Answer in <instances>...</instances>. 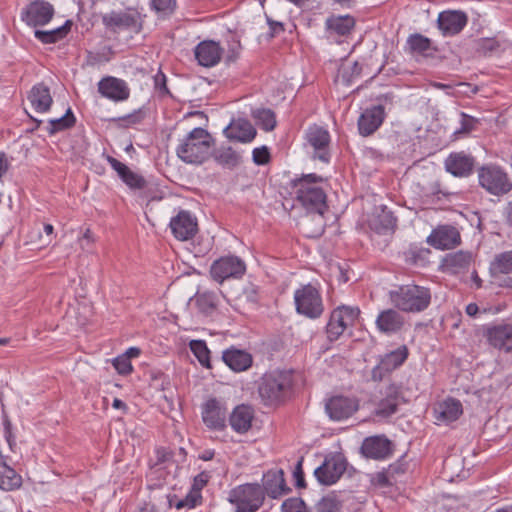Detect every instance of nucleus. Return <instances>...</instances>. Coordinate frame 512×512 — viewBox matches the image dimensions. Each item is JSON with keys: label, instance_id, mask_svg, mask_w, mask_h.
<instances>
[{"label": "nucleus", "instance_id": "f257e3e1", "mask_svg": "<svg viewBox=\"0 0 512 512\" xmlns=\"http://www.w3.org/2000/svg\"><path fill=\"white\" fill-rule=\"evenodd\" d=\"M293 387L294 380L290 371L274 370L262 376L258 393L264 405L278 407L291 399Z\"/></svg>", "mask_w": 512, "mask_h": 512}, {"label": "nucleus", "instance_id": "f03ea898", "mask_svg": "<svg viewBox=\"0 0 512 512\" xmlns=\"http://www.w3.org/2000/svg\"><path fill=\"white\" fill-rule=\"evenodd\" d=\"M321 182L323 178L316 174H306L291 182L296 202L307 212L323 215L327 209V196L319 185Z\"/></svg>", "mask_w": 512, "mask_h": 512}, {"label": "nucleus", "instance_id": "7ed1b4c3", "mask_svg": "<svg viewBox=\"0 0 512 512\" xmlns=\"http://www.w3.org/2000/svg\"><path fill=\"white\" fill-rule=\"evenodd\" d=\"M213 145L214 140L211 134L204 128L196 127L181 140L176 154L187 164L200 165L209 158Z\"/></svg>", "mask_w": 512, "mask_h": 512}, {"label": "nucleus", "instance_id": "20e7f679", "mask_svg": "<svg viewBox=\"0 0 512 512\" xmlns=\"http://www.w3.org/2000/svg\"><path fill=\"white\" fill-rule=\"evenodd\" d=\"M389 299L399 311L418 313L430 305L431 291L427 287L416 284L401 285L389 291Z\"/></svg>", "mask_w": 512, "mask_h": 512}, {"label": "nucleus", "instance_id": "39448f33", "mask_svg": "<svg viewBox=\"0 0 512 512\" xmlns=\"http://www.w3.org/2000/svg\"><path fill=\"white\" fill-rule=\"evenodd\" d=\"M264 500V491L257 483L239 485L229 494V502L236 506L237 512H256Z\"/></svg>", "mask_w": 512, "mask_h": 512}, {"label": "nucleus", "instance_id": "423d86ee", "mask_svg": "<svg viewBox=\"0 0 512 512\" xmlns=\"http://www.w3.org/2000/svg\"><path fill=\"white\" fill-rule=\"evenodd\" d=\"M480 186L494 196H502L512 190V181L505 170L495 164H487L479 168Z\"/></svg>", "mask_w": 512, "mask_h": 512}, {"label": "nucleus", "instance_id": "0eeeda50", "mask_svg": "<svg viewBox=\"0 0 512 512\" xmlns=\"http://www.w3.org/2000/svg\"><path fill=\"white\" fill-rule=\"evenodd\" d=\"M296 312L310 319L320 318L324 304L319 290L311 284L303 285L294 293Z\"/></svg>", "mask_w": 512, "mask_h": 512}, {"label": "nucleus", "instance_id": "6e6552de", "mask_svg": "<svg viewBox=\"0 0 512 512\" xmlns=\"http://www.w3.org/2000/svg\"><path fill=\"white\" fill-rule=\"evenodd\" d=\"M360 314L357 307L339 306L335 308L330 315L326 325V334L329 341L333 342L339 339L349 326H353Z\"/></svg>", "mask_w": 512, "mask_h": 512}, {"label": "nucleus", "instance_id": "1a4fd4ad", "mask_svg": "<svg viewBox=\"0 0 512 512\" xmlns=\"http://www.w3.org/2000/svg\"><path fill=\"white\" fill-rule=\"evenodd\" d=\"M246 272L245 262L234 255L220 257L210 267V275L217 283L222 284L225 280L239 279Z\"/></svg>", "mask_w": 512, "mask_h": 512}, {"label": "nucleus", "instance_id": "9d476101", "mask_svg": "<svg viewBox=\"0 0 512 512\" xmlns=\"http://www.w3.org/2000/svg\"><path fill=\"white\" fill-rule=\"evenodd\" d=\"M54 15L53 6L44 0L29 3L21 12V20L28 26L37 27L48 24Z\"/></svg>", "mask_w": 512, "mask_h": 512}, {"label": "nucleus", "instance_id": "9b49d317", "mask_svg": "<svg viewBox=\"0 0 512 512\" xmlns=\"http://www.w3.org/2000/svg\"><path fill=\"white\" fill-rule=\"evenodd\" d=\"M358 409L359 401L356 397L333 396L325 404L326 413L334 421L348 419Z\"/></svg>", "mask_w": 512, "mask_h": 512}, {"label": "nucleus", "instance_id": "f8f14e48", "mask_svg": "<svg viewBox=\"0 0 512 512\" xmlns=\"http://www.w3.org/2000/svg\"><path fill=\"white\" fill-rule=\"evenodd\" d=\"M427 243L436 249H452L461 243L458 229L452 225H441L433 229Z\"/></svg>", "mask_w": 512, "mask_h": 512}, {"label": "nucleus", "instance_id": "ddd939ff", "mask_svg": "<svg viewBox=\"0 0 512 512\" xmlns=\"http://www.w3.org/2000/svg\"><path fill=\"white\" fill-rule=\"evenodd\" d=\"M346 470L345 461L339 456L326 457L323 464L319 466L314 474L317 480L323 485L336 483Z\"/></svg>", "mask_w": 512, "mask_h": 512}, {"label": "nucleus", "instance_id": "4468645a", "mask_svg": "<svg viewBox=\"0 0 512 512\" xmlns=\"http://www.w3.org/2000/svg\"><path fill=\"white\" fill-rule=\"evenodd\" d=\"M484 336L488 343L496 349L506 353L512 352V324L502 323L486 326Z\"/></svg>", "mask_w": 512, "mask_h": 512}, {"label": "nucleus", "instance_id": "2eb2a0df", "mask_svg": "<svg viewBox=\"0 0 512 512\" xmlns=\"http://www.w3.org/2000/svg\"><path fill=\"white\" fill-rule=\"evenodd\" d=\"M467 14L460 10H446L438 15L437 24L444 36H454L467 25Z\"/></svg>", "mask_w": 512, "mask_h": 512}, {"label": "nucleus", "instance_id": "dca6fc26", "mask_svg": "<svg viewBox=\"0 0 512 512\" xmlns=\"http://www.w3.org/2000/svg\"><path fill=\"white\" fill-rule=\"evenodd\" d=\"M169 226L173 235L181 241L191 239L198 230L197 219L185 210L172 217Z\"/></svg>", "mask_w": 512, "mask_h": 512}, {"label": "nucleus", "instance_id": "f3484780", "mask_svg": "<svg viewBox=\"0 0 512 512\" xmlns=\"http://www.w3.org/2000/svg\"><path fill=\"white\" fill-rule=\"evenodd\" d=\"M102 23L106 29L113 32L135 29L139 26L137 13L128 10L106 13L102 15Z\"/></svg>", "mask_w": 512, "mask_h": 512}, {"label": "nucleus", "instance_id": "a211bd4d", "mask_svg": "<svg viewBox=\"0 0 512 512\" xmlns=\"http://www.w3.org/2000/svg\"><path fill=\"white\" fill-rule=\"evenodd\" d=\"M227 409L224 404L215 398L206 401L203 406L202 418L205 425L213 430H222L226 427Z\"/></svg>", "mask_w": 512, "mask_h": 512}, {"label": "nucleus", "instance_id": "6ab92c4d", "mask_svg": "<svg viewBox=\"0 0 512 512\" xmlns=\"http://www.w3.org/2000/svg\"><path fill=\"white\" fill-rule=\"evenodd\" d=\"M306 139L308 143L314 148V158H317L324 163L329 162V132L320 126L314 125L308 129L306 133Z\"/></svg>", "mask_w": 512, "mask_h": 512}, {"label": "nucleus", "instance_id": "aec40b11", "mask_svg": "<svg viewBox=\"0 0 512 512\" xmlns=\"http://www.w3.org/2000/svg\"><path fill=\"white\" fill-rule=\"evenodd\" d=\"M261 487L264 494L266 493L272 499H277L290 491L282 469H271L264 473Z\"/></svg>", "mask_w": 512, "mask_h": 512}, {"label": "nucleus", "instance_id": "412c9836", "mask_svg": "<svg viewBox=\"0 0 512 512\" xmlns=\"http://www.w3.org/2000/svg\"><path fill=\"white\" fill-rule=\"evenodd\" d=\"M99 93L113 101H124L129 98L130 89L127 83L119 78L112 76L101 79L98 83Z\"/></svg>", "mask_w": 512, "mask_h": 512}, {"label": "nucleus", "instance_id": "4be33fe9", "mask_svg": "<svg viewBox=\"0 0 512 512\" xmlns=\"http://www.w3.org/2000/svg\"><path fill=\"white\" fill-rule=\"evenodd\" d=\"M361 452L366 458L382 460L392 454V443L385 436L367 437L362 443Z\"/></svg>", "mask_w": 512, "mask_h": 512}, {"label": "nucleus", "instance_id": "5701e85b", "mask_svg": "<svg viewBox=\"0 0 512 512\" xmlns=\"http://www.w3.org/2000/svg\"><path fill=\"white\" fill-rule=\"evenodd\" d=\"M375 324L381 333L391 335L403 329L405 318L398 310L389 308L378 314Z\"/></svg>", "mask_w": 512, "mask_h": 512}, {"label": "nucleus", "instance_id": "b1692460", "mask_svg": "<svg viewBox=\"0 0 512 512\" xmlns=\"http://www.w3.org/2000/svg\"><path fill=\"white\" fill-rule=\"evenodd\" d=\"M474 163V158L463 151L451 153L444 162L446 171L456 177L470 175L473 171Z\"/></svg>", "mask_w": 512, "mask_h": 512}, {"label": "nucleus", "instance_id": "393cba45", "mask_svg": "<svg viewBox=\"0 0 512 512\" xmlns=\"http://www.w3.org/2000/svg\"><path fill=\"white\" fill-rule=\"evenodd\" d=\"M385 111L382 105L366 109L358 119V129L362 136L373 134L383 123Z\"/></svg>", "mask_w": 512, "mask_h": 512}, {"label": "nucleus", "instance_id": "a878e982", "mask_svg": "<svg viewBox=\"0 0 512 512\" xmlns=\"http://www.w3.org/2000/svg\"><path fill=\"white\" fill-rule=\"evenodd\" d=\"M402 400L401 387L396 384L388 385L385 389V397L379 401L375 414L381 417H389L395 414Z\"/></svg>", "mask_w": 512, "mask_h": 512}, {"label": "nucleus", "instance_id": "bb28decb", "mask_svg": "<svg viewBox=\"0 0 512 512\" xmlns=\"http://www.w3.org/2000/svg\"><path fill=\"white\" fill-rule=\"evenodd\" d=\"M472 253L459 250L446 254L441 260V268L450 274L466 272L472 263Z\"/></svg>", "mask_w": 512, "mask_h": 512}, {"label": "nucleus", "instance_id": "cd10ccee", "mask_svg": "<svg viewBox=\"0 0 512 512\" xmlns=\"http://www.w3.org/2000/svg\"><path fill=\"white\" fill-rule=\"evenodd\" d=\"M222 48L212 40L200 42L195 48V58L199 65L204 67H212L218 64L222 57Z\"/></svg>", "mask_w": 512, "mask_h": 512}, {"label": "nucleus", "instance_id": "c85d7f7f", "mask_svg": "<svg viewBox=\"0 0 512 512\" xmlns=\"http://www.w3.org/2000/svg\"><path fill=\"white\" fill-rule=\"evenodd\" d=\"M224 134L232 141L248 143L255 138L257 132L247 119L238 118L236 120H232L224 129Z\"/></svg>", "mask_w": 512, "mask_h": 512}, {"label": "nucleus", "instance_id": "c756f323", "mask_svg": "<svg viewBox=\"0 0 512 512\" xmlns=\"http://www.w3.org/2000/svg\"><path fill=\"white\" fill-rule=\"evenodd\" d=\"M253 419V408L250 405L240 404L231 412L229 424L235 432L245 434L251 429Z\"/></svg>", "mask_w": 512, "mask_h": 512}, {"label": "nucleus", "instance_id": "7c9ffc66", "mask_svg": "<svg viewBox=\"0 0 512 512\" xmlns=\"http://www.w3.org/2000/svg\"><path fill=\"white\" fill-rule=\"evenodd\" d=\"M107 162L117 172L121 180L131 189H143L146 186V180L140 174L133 172L128 166L116 158L108 155Z\"/></svg>", "mask_w": 512, "mask_h": 512}, {"label": "nucleus", "instance_id": "2f4dec72", "mask_svg": "<svg viewBox=\"0 0 512 512\" xmlns=\"http://www.w3.org/2000/svg\"><path fill=\"white\" fill-rule=\"evenodd\" d=\"M27 99L37 113L48 112L53 103L50 89L44 83L34 85L29 91Z\"/></svg>", "mask_w": 512, "mask_h": 512}, {"label": "nucleus", "instance_id": "473e14b6", "mask_svg": "<svg viewBox=\"0 0 512 512\" xmlns=\"http://www.w3.org/2000/svg\"><path fill=\"white\" fill-rule=\"evenodd\" d=\"M463 413L462 404L455 398H447L439 402L434 408V415L438 422L449 423L457 420Z\"/></svg>", "mask_w": 512, "mask_h": 512}, {"label": "nucleus", "instance_id": "72a5a7b5", "mask_svg": "<svg viewBox=\"0 0 512 512\" xmlns=\"http://www.w3.org/2000/svg\"><path fill=\"white\" fill-rule=\"evenodd\" d=\"M222 359L224 363L233 371H245L252 365V356L243 350L230 348L223 352Z\"/></svg>", "mask_w": 512, "mask_h": 512}, {"label": "nucleus", "instance_id": "f704fd0d", "mask_svg": "<svg viewBox=\"0 0 512 512\" xmlns=\"http://www.w3.org/2000/svg\"><path fill=\"white\" fill-rule=\"evenodd\" d=\"M489 273L493 279L512 274V250L496 254L490 262Z\"/></svg>", "mask_w": 512, "mask_h": 512}, {"label": "nucleus", "instance_id": "c9c22d12", "mask_svg": "<svg viewBox=\"0 0 512 512\" xmlns=\"http://www.w3.org/2000/svg\"><path fill=\"white\" fill-rule=\"evenodd\" d=\"M325 25L326 29L330 33H334L339 36H346L350 34L355 27V19L350 15H332L327 18Z\"/></svg>", "mask_w": 512, "mask_h": 512}, {"label": "nucleus", "instance_id": "e433bc0d", "mask_svg": "<svg viewBox=\"0 0 512 512\" xmlns=\"http://www.w3.org/2000/svg\"><path fill=\"white\" fill-rule=\"evenodd\" d=\"M194 299L197 308L204 315L213 314L219 303V296L214 291H198Z\"/></svg>", "mask_w": 512, "mask_h": 512}, {"label": "nucleus", "instance_id": "4c0bfd02", "mask_svg": "<svg viewBox=\"0 0 512 512\" xmlns=\"http://www.w3.org/2000/svg\"><path fill=\"white\" fill-rule=\"evenodd\" d=\"M71 21L67 20L64 25L52 30H35V38L43 44H53L64 39L71 30Z\"/></svg>", "mask_w": 512, "mask_h": 512}, {"label": "nucleus", "instance_id": "58836bf2", "mask_svg": "<svg viewBox=\"0 0 512 512\" xmlns=\"http://www.w3.org/2000/svg\"><path fill=\"white\" fill-rule=\"evenodd\" d=\"M251 116L256 125L264 131H272L275 129L277 121L275 113L269 108H256L251 111Z\"/></svg>", "mask_w": 512, "mask_h": 512}, {"label": "nucleus", "instance_id": "ea45409f", "mask_svg": "<svg viewBox=\"0 0 512 512\" xmlns=\"http://www.w3.org/2000/svg\"><path fill=\"white\" fill-rule=\"evenodd\" d=\"M214 160L221 166L233 169L240 164L241 156L232 147H221L213 154Z\"/></svg>", "mask_w": 512, "mask_h": 512}, {"label": "nucleus", "instance_id": "a19ab883", "mask_svg": "<svg viewBox=\"0 0 512 512\" xmlns=\"http://www.w3.org/2000/svg\"><path fill=\"white\" fill-rule=\"evenodd\" d=\"M405 259L409 264L417 266H425L429 263V257L431 250L425 247H418L411 245L409 249L404 253Z\"/></svg>", "mask_w": 512, "mask_h": 512}, {"label": "nucleus", "instance_id": "79ce46f5", "mask_svg": "<svg viewBox=\"0 0 512 512\" xmlns=\"http://www.w3.org/2000/svg\"><path fill=\"white\" fill-rule=\"evenodd\" d=\"M362 66L357 62L343 64L337 75V81L350 86L361 75Z\"/></svg>", "mask_w": 512, "mask_h": 512}, {"label": "nucleus", "instance_id": "37998d69", "mask_svg": "<svg viewBox=\"0 0 512 512\" xmlns=\"http://www.w3.org/2000/svg\"><path fill=\"white\" fill-rule=\"evenodd\" d=\"M22 478L17 472L7 466L0 470V488L5 491H11L21 486Z\"/></svg>", "mask_w": 512, "mask_h": 512}, {"label": "nucleus", "instance_id": "c03bdc74", "mask_svg": "<svg viewBox=\"0 0 512 512\" xmlns=\"http://www.w3.org/2000/svg\"><path fill=\"white\" fill-rule=\"evenodd\" d=\"M408 357V349L406 346H401L398 349L386 354L381 362L387 366L392 372L396 368L400 367Z\"/></svg>", "mask_w": 512, "mask_h": 512}, {"label": "nucleus", "instance_id": "a18cd8bd", "mask_svg": "<svg viewBox=\"0 0 512 512\" xmlns=\"http://www.w3.org/2000/svg\"><path fill=\"white\" fill-rule=\"evenodd\" d=\"M431 40L421 34H412L407 39L409 52L412 54H426L431 49Z\"/></svg>", "mask_w": 512, "mask_h": 512}, {"label": "nucleus", "instance_id": "49530a36", "mask_svg": "<svg viewBox=\"0 0 512 512\" xmlns=\"http://www.w3.org/2000/svg\"><path fill=\"white\" fill-rule=\"evenodd\" d=\"M75 117L72 113V110L68 108L65 115H63L60 118L51 119L49 120V126L47 128V131L49 134L53 135L59 131H63L66 129L71 128L75 124Z\"/></svg>", "mask_w": 512, "mask_h": 512}, {"label": "nucleus", "instance_id": "de8ad7c7", "mask_svg": "<svg viewBox=\"0 0 512 512\" xmlns=\"http://www.w3.org/2000/svg\"><path fill=\"white\" fill-rule=\"evenodd\" d=\"M190 349L202 366L211 368L209 357L210 351L204 340H192L190 342Z\"/></svg>", "mask_w": 512, "mask_h": 512}, {"label": "nucleus", "instance_id": "09e8293b", "mask_svg": "<svg viewBox=\"0 0 512 512\" xmlns=\"http://www.w3.org/2000/svg\"><path fill=\"white\" fill-rule=\"evenodd\" d=\"M342 507L336 495L329 494L321 498L316 504L317 512H339Z\"/></svg>", "mask_w": 512, "mask_h": 512}, {"label": "nucleus", "instance_id": "8fccbe9b", "mask_svg": "<svg viewBox=\"0 0 512 512\" xmlns=\"http://www.w3.org/2000/svg\"><path fill=\"white\" fill-rule=\"evenodd\" d=\"M176 498L177 497L175 495L168 497L169 506H174L176 509L180 510L182 508H194L197 504L198 499L201 498V496L199 494L191 492L188 495H186V497L183 499L177 500Z\"/></svg>", "mask_w": 512, "mask_h": 512}, {"label": "nucleus", "instance_id": "3c124183", "mask_svg": "<svg viewBox=\"0 0 512 512\" xmlns=\"http://www.w3.org/2000/svg\"><path fill=\"white\" fill-rule=\"evenodd\" d=\"M460 116V128L455 130V135L469 134L471 131L476 129L477 125L479 124V120L477 118L472 117L464 112H461Z\"/></svg>", "mask_w": 512, "mask_h": 512}, {"label": "nucleus", "instance_id": "603ef678", "mask_svg": "<svg viewBox=\"0 0 512 512\" xmlns=\"http://www.w3.org/2000/svg\"><path fill=\"white\" fill-rule=\"evenodd\" d=\"M282 512H309L303 499L291 497L286 499L281 505Z\"/></svg>", "mask_w": 512, "mask_h": 512}, {"label": "nucleus", "instance_id": "864d4df0", "mask_svg": "<svg viewBox=\"0 0 512 512\" xmlns=\"http://www.w3.org/2000/svg\"><path fill=\"white\" fill-rule=\"evenodd\" d=\"M152 8L164 15L173 13L176 7V0H151Z\"/></svg>", "mask_w": 512, "mask_h": 512}, {"label": "nucleus", "instance_id": "5fc2aeb1", "mask_svg": "<svg viewBox=\"0 0 512 512\" xmlns=\"http://www.w3.org/2000/svg\"><path fill=\"white\" fill-rule=\"evenodd\" d=\"M112 364L117 372L121 375H128L132 372L133 367L131 361L122 354L112 360Z\"/></svg>", "mask_w": 512, "mask_h": 512}, {"label": "nucleus", "instance_id": "6e6d98bb", "mask_svg": "<svg viewBox=\"0 0 512 512\" xmlns=\"http://www.w3.org/2000/svg\"><path fill=\"white\" fill-rule=\"evenodd\" d=\"M144 118V114L141 110L134 111L131 114L125 115L123 117H119L117 119H114L115 121H118L121 123L122 126L128 127L130 125H135L140 123Z\"/></svg>", "mask_w": 512, "mask_h": 512}, {"label": "nucleus", "instance_id": "4d7b16f0", "mask_svg": "<svg viewBox=\"0 0 512 512\" xmlns=\"http://www.w3.org/2000/svg\"><path fill=\"white\" fill-rule=\"evenodd\" d=\"M252 154L253 161L257 165H265L270 161V152L266 146L255 148Z\"/></svg>", "mask_w": 512, "mask_h": 512}, {"label": "nucleus", "instance_id": "13d9d810", "mask_svg": "<svg viewBox=\"0 0 512 512\" xmlns=\"http://www.w3.org/2000/svg\"><path fill=\"white\" fill-rule=\"evenodd\" d=\"M209 479H210V475L205 471L196 475L194 477V481H193V485H192L193 492L196 494H199V492L206 486Z\"/></svg>", "mask_w": 512, "mask_h": 512}, {"label": "nucleus", "instance_id": "bf43d9fd", "mask_svg": "<svg viewBox=\"0 0 512 512\" xmlns=\"http://www.w3.org/2000/svg\"><path fill=\"white\" fill-rule=\"evenodd\" d=\"M154 84L155 88L163 95L170 94L167 84H166V76L162 71H158V73L154 76Z\"/></svg>", "mask_w": 512, "mask_h": 512}, {"label": "nucleus", "instance_id": "052dcab7", "mask_svg": "<svg viewBox=\"0 0 512 512\" xmlns=\"http://www.w3.org/2000/svg\"><path fill=\"white\" fill-rule=\"evenodd\" d=\"M391 371L388 369V367L383 365V363L380 361L378 365H376L371 372V378L373 381H382L383 378L389 374Z\"/></svg>", "mask_w": 512, "mask_h": 512}, {"label": "nucleus", "instance_id": "680f3d73", "mask_svg": "<svg viewBox=\"0 0 512 512\" xmlns=\"http://www.w3.org/2000/svg\"><path fill=\"white\" fill-rule=\"evenodd\" d=\"M499 47L498 42L492 38L482 39L479 43L478 50L484 54L492 52Z\"/></svg>", "mask_w": 512, "mask_h": 512}, {"label": "nucleus", "instance_id": "e2e57ef3", "mask_svg": "<svg viewBox=\"0 0 512 512\" xmlns=\"http://www.w3.org/2000/svg\"><path fill=\"white\" fill-rule=\"evenodd\" d=\"M387 470H388L389 474L391 475L392 479L396 480L395 478L397 475H401L406 472L407 465L404 463H401V462H396V463L389 465Z\"/></svg>", "mask_w": 512, "mask_h": 512}, {"label": "nucleus", "instance_id": "0e129e2a", "mask_svg": "<svg viewBox=\"0 0 512 512\" xmlns=\"http://www.w3.org/2000/svg\"><path fill=\"white\" fill-rule=\"evenodd\" d=\"M156 461L154 465H160L171 459L172 454L166 448L160 447L155 451Z\"/></svg>", "mask_w": 512, "mask_h": 512}, {"label": "nucleus", "instance_id": "69168bd1", "mask_svg": "<svg viewBox=\"0 0 512 512\" xmlns=\"http://www.w3.org/2000/svg\"><path fill=\"white\" fill-rule=\"evenodd\" d=\"M382 217L384 219L383 220L384 224H383L380 232L392 230L396 225V218L393 217V215L391 213H384Z\"/></svg>", "mask_w": 512, "mask_h": 512}, {"label": "nucleus", "instance_id": "338daca9", "mask_svg": "<svg viewBox=\"0 0 512 512\" xmlns=\"http://www.w3.org/2000/svg\"><path fill=\"white\" fill-rule=\"evenodd\" d=\"M93 242H94L93 234H92L91 230L89 228H87L85 230L82 238H80V245L83 249H85L86 247L91 246Z\"/></svg>", "mask_w": 512, "mask_h": 512}, {"label": "nucleus", "instance_id": "774afa93", "mask_svg": "<svg viewBox=\"0 0 512 512\" xmlns=\"http://www.w3.org/2000/svg\"><path fill=\"white\" fill-rule=\"evenodd\" d=\"M243 296L247 301L256 304L258 301L257 289L254 286L248 287L244 290Z\"/></svg>", "mask_w": 512, "mask_h": 512}]
</instances>
